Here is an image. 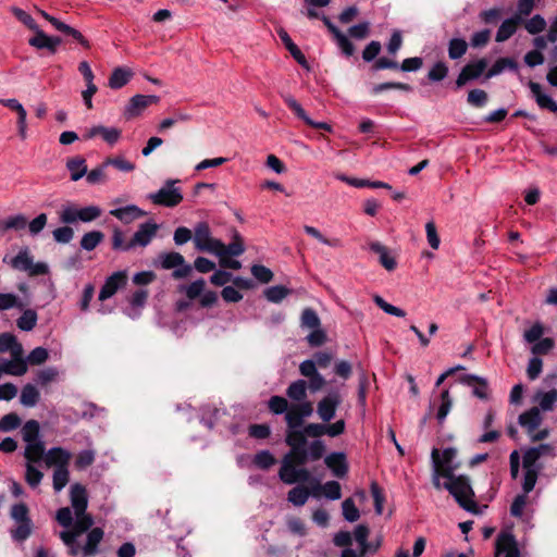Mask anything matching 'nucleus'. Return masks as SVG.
I'll list each match as a JSON object with an SVG mask.
<instances>
[{"label":"nucleus","instance_id":"f257e3e1","mask_svg":"<svg viewBox=\"0 0 557 557\" xmlns=\"http://www.w3.org/2000/svg\"><path fill=\"white\" fill-rule=\"evenodd\" d=\"M444 479L446 482L443 487L454 496L458 505L469 512L478 513V505L474 502V492L469 479L465 475H455L448 468L445 470Z\"/></svg>","mask_w":557,"mask_h":557},{"label":"nucleus","instance_id":"f03ea898","mask_svg":"<svg viewBox=\"0 0 557 557\" xmlns=\"http://www.w3.org/2000/svg\"><path fill=\"white\" fill-rule=\"evenodd\" d=\"M193 240L199 251L219 253L222 251L223 243L212 237L210 226L207 222H199L194 227Z\"/></svg>","mask_w":557,"mask_h":557},{"label":"nucleus","instance_id":"7ed1b4c3","mask_svg":"<svg viewBox=\"0 0 557 557\" xmlns=\"http://www.w3.org/2000/svg\"><path fill=\"white\" fill-rule=\"evenodd\" d=\"M178 183V180H168L158 191L149 194L147 198L158 206L175 207L183 200L181 189L175 187Z\"/></svg>","mask_w":557,"mask_h":557},{"label":"nucleus","instance_id":"20e7f679","mask_svg":"<svg viewBox=\"0 0 557 557\" xmlns=\"http://www.w3.org/2000/svg\"><path fill=\"white\" fill-rule=\"evenodd\" d=\"M101 214V208L95 205L87 206L84 208L67 206L62 209L60 213V220L65 224H73L77 221L89 223L99 219Z\"/></svg>","mask_w":557,"mask_h":557},{"label":"nucleus","instance_id":"39448f33","mask_svg":"<svg viewBox=\"0 0 557 557\" xmlns=\"http://www.w3.org/2000/svg\"><path fill=\"white\" fill-rule=\"evenodd\" d=\"M10 264L13 269L27 272L29 276L45 275L49 272V268L45 262H34L28 248H23L12 258Z\"/></svg>","mask_w":557,"mask_h":557},{"label":"nucleus","instance_id":"423d86ee","mask_svg":"<svg viewBox=\"0 0 557 557\" xmlns=\"http://www.w3.org/2000/svg\"><path fill=\"white\" fill-rule=\"evenodd\" d=\"M158 259L162 269H174L172 276L175 280L185 278L190 275L193 271V267L186 263L185 258L180 252H162L159 255Z\"/></svg>","mask_w":557,"mask_h":557},{"label":"nucleus","instance_id":"0eeeda50","mask_svg":"<svg viewBox=\"0 0 557 557\" xmlns=\"http://www.w3.org/2000/svg\"><path fill=\"white\" fill-rule=\"evenodd\" d=\"M313 413V406L311 401H302L289 407L284 419L287 429L301 428L304 420L311 417Z\"/></svg>","mask_w":557,"mask_h":557},{"label":"nucleus","instance_id":"6e6552de","mask_svg":"<svg viewBox=\"0 0 557 557\" xmlns=\"http://www.w3.org/2000/svg\"><path fill=\"white\" fill-rule=\"evenodd\" d=\"M313 413V406L311 401H302L289 407L284 419L287 429L301 428L304 420L311 417Z\"/></svg>","mask_w":557,"mask_h":557},{"label":"nucleus","instance_id":"1a4fd4ad","mask_svg":"<svg viewBox=\"0 0 557 557\" xmlns=\"http://www.w3.org/2000/svg\"><path fill=\"white\" fill-rule=\"evenodd\" d=\"M342 403L339 393L332 392L317 405V413L322 422H330L336 416V410Z\"/></svg>","mask_w":557,"mask_h":557},{"label":"nucleus","instance_id":"9d476101","mask_svg":"<svg viewBox=\"0 0 557 557\" xmlns=\"http://www.w3.org/2000/svg\"><path fill=\"white\" fill-rule=\"evenodd\" d=\"M159 225L153 221L141 223L132 237V249L147 247L157 236Z\"/></svg>","mask_w":557,"mask_h":557},{"label":"nucleus","instance_id":"9b49d317","mask_svg":"<svg viewBox=\"0 0 557 557\" xmlns=\"http://www.w3.org/2000/svg\"><path fill=\"white\" fill-rule=\"evenodd\" d=\"M159 101L160 97L156 95H135L129 99L124 114L127 119L138 116L146 108Z\"/></svg>","mask_w":557,"mask_h":557},{"label":"nucleus","instance_id":"f8f14e48","mask_svg":"<svg viewBox=\"0 0 557 557\" xmlns=\"http://www.w3.org/2000/svg\"><path fill=\"white\" fill-rule=\"evenodd\" d=\"M495 557H520L516 540L512 534L502 532L495 543Z\"/></svg>","mask_w":557,"mask_h":557},{"label":"nucleus","instance_id":"ddd939ff","mask_svg":"<svg viewBox=\"0 0 557 557\" xmlns=\"http://www.w3.org/2000/svg\"><path fill=\"white\" fill-rule=\"evenodd\" d=\"M487 61L485 59H480L475 62L465 65L456 79L457 88H461L469 81L479 78L485 71Z\"/></svg>","mask_w":557,"mask_h":557},{"label":"nucleus","instance_id":"4468645a","mask_svg":"<svg viewBox=\"0 0 557 557\" xmlns=\"http://www.w3.org/2000/svg\"><path fill=\"white\" fill-rule=\"evenodd\" d=\"M126 284V274L123 271L114 272L110 275L99 293V300L103 301L110 297H112L117 289Z\"/></svg>","mask_w":557,"mask_h":557},{"label":"nucleus","instance_id":"2eb2a0df","mask_svg":"<svg viewBox=\"0 0 557 557\" xmlns=\"http://www.w3.org/2000/svg\"><path fill=\"white\" fill-rule=\"evenodd\" d=\"M72 454L62 447L50 448L44 458L47 467H54V469L66 468L71 461Z\"/></svg>","mask_w":557,"mask_h":557},{"label":"nucleus","instance_id":"dca6fc26","mask_svg":"<svg viewBox=\"0 0 557 557\" xmlns=\"http://www.w3.org/2000/svg\"><path fill=\"white\" fill-rule=\"evenodd\" d=\"M285 103L294 111V113L302 120L307 125H310L314 128L324 129L331 132L332 128L327 123L324 122H314L312 121L306 111L302 109L300 103L292 96H284Z\"/></svg>","mask_w":557,"mask_h":557},{"label":"nucleus","instance_id":"f3484780","mask_svg":"<svg viewBox=\"0 0 557 557\" xmlns=\"http://www.w3.org/2000/svg\"><path fill=\"white\" fill-rule=\"evenodd\" d=\"M543 417L540 412L539 407H532L529 410L522 412L518 422L525 430L528 435H531L542 424Z\"/></svg>","mask_w":557,"mask_h":557},{"label":"nucleus","instance_id":"a211bd4d","mask_svg":"<svg viewBox=\"0 0 557 557\" xmlns=\"http://www.w3.org/2000/svg\"><path fill=\"white\" fill-rule=\"evenodd\" d=\"M110 215L116 218L124 224H131L137 219L145 216L147 213L136 205H127L125 207L110 210Z\"/></svg>","mask_w":557,"mask_h":557},{"label":"nucleus","instance_id":"6ab92c4d","mask_svg":"<svg viewBox=\"0 0 557 557\" xmlns=\"http://www.w3.org/2000/svg\"><path fill=\"white\" fill-rule=\"evenodd\" d=\"M71 505L74 513L83 515L88 506L87 491L84 485L75 483L70 491Z\"/></svg>","mask_w":557,"mask_h":557},{"label":"nucleus","instance_id":"aec40b11","mask_svg":"<svg viewBox=\"0 0 557 557\" xmlns=\"http://www.w3.org/2000/svg\"><path fill=\"white\" fill-rule=\"evenodd\" d=\"M456 455L457 450L455 448L444 449L442 456L440 455L438 449L434 448L431 454L432 466L434 467V462L436 461L437 465L441 467L443 476L446 468H448L454 473L455 469L457 468V466L454 465V459Z\"/></svg>","mask_w":557,"mask_h":557},{"label":"nucleus","instance_id":"412c9836","mask_svg":"<svg viewBox=\"0 0 557 557\" xmlns=\"http://www.w3.org/2000/svg\"><path fill=\"white\" fill-rule=\"evenodd\" d=\"M27 372L26 360L22 356L12 357V360L0 359V373L22 376Z\"/></svg>","mask_w":557,"mask_h":557},{"label":"nucleus","instance_id":"4be33fe9","mask_svg":"<svg viewBox=\"0 0 557 557\" xmlns=\"http://www.w3.org/2000/svg\"><path fill=\"white\" fill-rule=\"evenodd\" d=\"M324 462L337 478H343L348 472V465L344 453H331L325 457Z\"/></svg>","mask_w":557,"mask_h":557},{"label":"nucleus","instance_id":"5701e85b","mask_svg":"<svg viewBox=\"0 0 557 557\" xmlns=\"http://www.w3.org/2000/svg\"><path fill=\"white\" fill-rule=\"evenodd\" d=\"M369 249L379 255V262L385 270L394 271L396 269V259L383 244L380 242H371L369 243Z\"/></svg>","mask_w":557,"mask_h":557},{"label":"nucleus","instance_id":"b1692460","mask_svg":"<svg viewBox=\"0 0 557 557\" xmlns=\"http://www.w3.org/2000/svg\"><path fill=\"white\" fill-rule=\"evenodd\" d=\"M529 88L540 108L557 113V102L550 96L542 91V87L539 83L529 82Z\"/></svg>","mask_w":557,"mask_h":557},{"label":"nucleus","instance_id":"393cba45","mask_svg":"<svg viewBox=\"0 0 557 557\" xmlns=\"http://www.w3.org/2000/svg\"><path fill=\"white\" fill-rule=\"evenodd\" d=\"M462 382L472 387V393L480 399L488 398V383L487 380L474 374H467L462 377Z\"/></svg>","mask_w":557,"mask_h":557},{"label":"nucleus","instance_id":"a878e982","mask_svg":"<svg viewBox=\"0 0 557 557\" xmlns=\"http://www.w3.org/2000/svg\"><path fill=\"white\" fill-rule=\"evenodd\" d=\"M277 35L282 42L285 45L286 49L290 52L293 58L305 69L309 70V64L307 62V59L305 54L300 51V49L293 42L292 38L289 37L288 33L280 28L277 30Z\"/></svg>","mask_w":557,"mask_h":557},{"label":"nucleus","instance_id":"bb28decb","mask_svg":"<svg viewBox=\"0 0 557 557\" xmlns=\"http://www.w3.org/2000/svg\"><path fill=\"white\" fill-rule=\"evenodd\" d=\"M133 76L134 72L131 69L124 66L115 67L109 77V87L120 89L124 87Z\"/></svg>","mask_w":557,"mask_h":557},{"label":"nucleus","instance_id":"cd10ccee","mask_svg":"<svg viewBox=\"0 0 557 557\" xmlns=\"http://www.w3.org/2000/svg\"><path fill=\"white\" fill-rule=\"evenodd\" d=\"M520 22H521L520 15H516L513 17L505 20L500 24V26L496 33L495 40L497 42H503V41H506L507 39H509L516 33L517 26Z\"/></svg>","mask_w":557,"mask_h":557},{"label":"nucleus","instance_id":"c85d7f7f","mask_svg":"<svg viewBox=\"0 0 557 557\" xmlns=\"http://www.w3.org/2000/svg\"><path fill=\"white\" fill-rule=\"evenodd\" d=\"M534 401L539 404L540 411H552L557 404V389L552 388L547 392H536Z\"/></svg>","mask_w":557,"mask_h":557},{"label":"nucleus","instance_id":"c756f323","mask_svg":"<svg viewBox=\"0 0 557 557\" xmlns=\"http://www.w3.org/2000/svg\"><path fill=\"white\" fill-rule=\"evenodd\" d=\"M66 169L71 174V180L77 182L87 174V164L85 158L76 156L66 161Z\"/></svg>","mask_w":557,"mask_h":557},{"label":"nucleus","instance_id":"7c9ffc66","mask_svg":"<svg viewBox=\"0 0 557 557\" xmlns=\"http://www.w3.org/2000/svg\"><path fill=\"white\" fill-rule=\"evenodd\" d=\"M10 351L12 357H18L23 355V347L16 342L14 335L10 333L0 334V352Z\"/></svg>","mask_w":557,"mask_h":557},{"label":"nucleus","instance_id":"2f4dec72","mask_svg":"<svg viewBox=\"0 0 557 557\" xmlns=\"http://www.w3.org/2000/svg\"><path fill=\"white\" fill-rule=\"evenodd\" d=\"M298 466L293 462L290 459L283 457L281 461V467L278 470L280 480L288 485L297 483V478H295V472H297Z\"/></svg>","mask_w":557,"mask_h":557},{"label":"nucleus","instance_id":"473e14b6","mask_svg":"<svg viewBox=\"0 0 557 557\" xmlns=\"http://www.w3.org/2000/svg\"><path fill=\"white\" fill-rule=\"evenodd\" d=\"M286 395L298 404L307 400V382L305 380H296L289 384Z\"/></svg>","mask_w":557,"mask_h":557},{"label":"nucleus","instance_id":"72a5a7b5","mask_svg":"<svg viewBox=\"0 0 557 557\" xmlns=\"http://www.w3.org/2000/svg\"><path fill=\"white\" fill-rule=\"evenodd\" d=\"M103 539V531L100 528H94L87 535V542L83 547L85 556H92L97 553V547Z\"/></svg>","mask_w":557,"mask_h":557},{"label":"nucleus","instance_id":"f704fd0d","mask_svg":"<svg viewBox=\"0 0 557 557\" xmlns=\"http://www.w3.org/2000/svg\"><path fill=\"white\" fill-rule=\"evenodd\" d=\"M285 443L290 447V449L294 447H305L307 445L305 428L286 429Z\"/></svg>","mask_w":557,"mask_h":557},{"label":"nucleus","instance_id":"c9c22d12","mask_svg":"<svg viewBox=\"0 0 557 557\" xmlns=\"http://www.w3.org/2000/svg\"><path fill=\"white\" fill-rule=\"evenodd\" d=\"M45 445L41 441L27 443L25 447L24 456L27 459V463H36L45 458Z\"/></svg>","mask_w":557,"mask_h":557},{"label":"nucleus","instance_id":"e433bc0d","mask_svg":"<svg viewBox=\"0 0 557 557\" xmlns=\"http://www.w3.org/2000/svg\"><path fill=\"white\" fill-rule=\"evenodd\" d=\"M244 251H245V246L243 244L242 236L239 235V233L235 232L234 240L231 244H228L227 246H225L223 244L222 251H220L219 253H214V255L218 257H227V256L238 257V256L243 255Z\"/></svg>","mask_w":557,"mask_h":557},{"label":"nucleus","instance_id":"4c0bfd02","mask_svg":"<svg viewBox=\"0 0 557 557\" xmlns=\"http://www.w3.org/2000/svg\"><path fill=\"white\" fill-rule=\"evenodd\" d=\"M506 69H509L511 71H517L518 65H517L516 61L511 58H500L487 71V73L485 74V78L488 79L496 75H499Z\"/></svg>","mask_w":557,"mask_h":557},{"label":"nucleus","instance_id":"58836bf2","mask_svg":"<svg viewBox=\"0 0 557 557\" xmlns=\"http://www.w3.org/2000/svg\"><path fill=\"white\" fill-rule=\"evenodd\" d=\"M39 391L33 384H26L23 386L20 401L25 407H35L39 400Z\"/></svg>","mask_w":557,"mask_h":557},{"label":"nucleus","instance_id":"ea45409f","mask_svg":"<svg viewBox=\"0 0 557 557\" xmlns=\"http://www.w3.org/2000/svg\"><path fill=\"white\" fill-rule=\"evenodd\" d=\"M104 238V234L100 231H91L85 233L81 239V247L86 251L94 250Z\"/></svg>","mask_w":557,"mask_h":557},{"label":"nucleus","instance_id":"a19ab883","mask_svg":"<svg viewBox=\"0 0 557 557\" xmlns=\"http://www.w3.org/2000/svg\"><path fill=\"white\" fill-rule=\"evenodd\" d=\"M309 496H310V493H309L308 488L305 486L298 485V486L293 487L288 492L287 499L294 506L300 507L307 503Z\"/></svg>","mask_w":557,"mask_h":557},{"label":"nucleus","instance_id":"79ce46f5","mask_svg":"<svg viewBox=\"0 0 557 557\" xmlns=\"http://www.w3.org/2000/svg\"><path fill=\"white\" fill-rule=\"evenodd\" d=\"M37 313L33 309H26L22 315L17 319L16 325L20 330L29 332L37 324Z\"/></svg>","mask_w":557,"mask_h":557},{"label":"nucleus","instance_id":"37998d69","mask_svg":"<svg viewBox=\"0 0 557 557\" xmlns=\"http://www.w3.org/2000/svg\"><path fill=\"white\" fill-rule=\"evenodd\" d=\"M39 423L36 420H29L27 421L24 426L22 428V437L24 442L33 443L40 441L39 437Z\"/></svg>","mask_w":557,"mask_h":557},{"label":"nucleus","instance_id":"c03bdc74","mask_svg":"<svg viewBox=\"0 0 557 557\" xmlns=\"http://www.w3.org/2000/svg\"><path fill=\"white\" fill-rule=\"evenodd\" d=\"M468 49V44L465 39L453 38L448 44V55L451 60L460 59Z\"/></svg>","mask_w":557,"mask_h":557},{"label":"nucleus","instance_id":"a18cd8bd","mask_svg":"<svg viewBox=\"0 0 557 557\" xmlns=\"http://www.w3.org/2000/svg\"><path fill=\"white\" fill-rule=\"evenodd\" d=\"M205 287L206 281L203 278H199L187 286H182L180 289L185 293L188 299L194 300L202 295Z\"/></svg>","mask_w":557,"mask_h":557},{"label":"nucleus","instance_id":"49530a36","mask_svg":"<svg viewBox=\"0 0 557 557\" xmlns=\"http://www.w3.org/2000/svg\"><path fill=\"white\" fill-rule=\"evenodd\" d=\"M58 30L60 33L73 38L75 41H77L84 48H86V49L90 48L89 40L87 38H85V36L78 29L63 23Z\"/></svg>","mask_w":557,"mask_h":557},{"label":"nucleus","instance_id":"de8ad7c7","mask_svg":"<svg viewBox=\"0 0 557 557\" xmlns=\"http://www.w3.org/2000/svg\"><path fill=\"white\" fill-rule=\"evenodd\" d=\"M276 459L269 450H260L253 457V463L256 467L262 470H268L275 465Z\"/></svg>","mask_w":557,"mask_h":557},{"label":"nucleus","instance_id":"09e8293b","mask_svg":"<svg viewBox=\"0 0 557 557\" xmlns=\"http://www.w3.org/2000/svg\"><path fill=\"white\" fill-rule=\"evenodd\" d=\"M69 480H70V472H69L67 467L54 469L53 475H52L53 490L57 493L61 492L69 483Z\"/></svg>","mask_w":557,"mask_h":557},{"label":"nucleus","instance_id":"8fccbe9b","mask_svg":"<svg viewBox=\"0 0 557 557\" xmlns=\"http://www.w3.org/2000/svg\"><path fill=\"white\" fill-rule=\"evenodd\" d=\"M76 521L73 524V530L78 534L82 535L86 531H88L92 524L94 519L92 517L87 513L86 511L83 515L75 513Z\"/></svg>","mask_w":557,"mask_h":557},{"label":"nucleus","instance_id":"3c124183","mask_svg":"<svg viewBox=\"0 0 557 557\" xmlns=\"http://www.w3.org/2000/svg\"><path fill=\"white\" fill-rule=\"evenodd\" d=\"M269 410L274 414H286L289 409V405L286 398L283 396H272L268 401Z\"/></svg>","mask_w":557,"mask_h":557},{"label":"nucleus","instance_id":"603ef678","mask_svg":"<svg viewBox=\"0 0 557 557\" xmlns=\"http://www.w3.org/2000/svg\"><path fill=\"white\" fill-rule=\"evenodd\" d=\"M112 249L121 251L132 250V240L126 242L124 233L119 227L112 232Z\"/></svg>","mask_w":557,"mask_h":557},{"label":"nucleus","instance_id":"864d4df0","mask_svg":"<svg viewBox=\"0 0 557 557\" xmlns=\"http://www.w3.org/2000/svg\"><path fill=\"white\" fill-rule=\"evenodd\" d=\"M289 293V289H287L285 286L275 285L267 288L264 290V296L269 301L277 304L282 301Z\"/></svg>","mask_w":557,"mask_h":557},{"label":"nucleus","instance_id":"5fc2aeb1","mask_svg":"<svg viewBox=\"0 0 557 557\" xmlns=\"http://www.w3.org/2000/svg\"><path fill=\"white\" fill-rule=\"evenodd\" d=\"M488 99L487 92L483 89H472L469 91L467 101L470 106L475 108H482L486 104Z\"/></svg>","mask_w":557,"mask_h":557},{"label":"nucleus","instance_id":"6e6d98bb","mask_svg":"<svg viewBox=\"0 0 557 557\" xmlns=\"http://www.w3.org/2000/svg\"><path fill=\"white\" fill-rule=\"evenodd\" d=\"M29 46L36 49H47L50 52V36H48L44 30L38 28L35 32V36L29 38Z\"/></svg>","mask_w":557,"mask_h":557},{"label":"nucleus","instance_id":"4d7b16f0","mask_svg":"<svg viewBox=\"0 0 557 557\" xmlns=\"http://www.w3.org/2000/svg\"><path fill=\"white\" fill-rule=\"evenodd\" d=\"M451 406H453V400L449 396V392H448V389H444L441 394V406H440V408L437 410V414H436V418L440 423H442L446 419L447 414L450 411Z\"/></svg>","mask_w":557,"mask_h":557},{"label":"nucleus","instance_id":"13d9d810","mask_svg":"<svg viewBox=\"0 0 557 557\" xmlns=\"http://www.w3.org/2000/svg\"><path fill=\"white\" fill-rule=\"evenodd\" d=\"M321 325L320 318L311 308H306L301 313V326L308 329H318Z\"/></svg>","mask_w":557,"mask_h":557},{"label":"nucleus","instance_id":"bf43d9fd","mask_svg":"<svg viewBox=\"0 0 557 557\" xmlns=\"http://www.w3.org/2000/svg\"><path fill=\"white\" fill-rule=\"evenodd\" d=\"M373 301L379 308H381L387 314L395 315L398 318H404L406 315V312L403 309L388 304L379 295H375L373 297Z\"/></svg>","mask_w":557,"mask_h":557},{"label":"nucleus","instance_id":"052dcab7","mask_svg":"<svg viewBox=\"0 0 557 557\" xmlns=\"http://www.w3.org/2000/svg\"><path fill=\"white\" fill-rule=\"evenodd\" d=\"M448 75V66L445 62H436L428 72V78L431 82H441Z\"/></svg>","mask_w":557,"mask_h":557},{"label":"nucleus","instance_id":"680f3d73","mask_svg":"<svg viewBox=\"0 0 557 557\" xmlns=\"http://www.w3.org/2000/svg\"><path fill=\"white\" fill-rule=\"evenodd\" d=\"M44 478V473L33 463H26L25 480L30 487H37Z\"/></svg>","mask_w":557,"mask_h":557},{"label":"nucleus","instance_id":"e2e57ef3","mask_svg":"<svg viewBox=\"0 0 557 557\" xmlns=\"http://www.w3.org/2000/svg\"><path fill=\"white\" fill-rule=\"evenodd\" d=\"M524 27L529 34L536 35L545 29L546 21L542 15L536 14L525 23Z\"/></svg>","mask_w":557,"mask_h":557},{"label":"nucleus","instance_id":"0e129e2a","mask_svg":"<svg viewBox=\"0 0 557 557\" xmlns=\"http://www.w3.org/2000/svg\"><path fill=\"white\" fill-rule=\"evenodd\" d=\"M318 488L322 490L329 499L336 500L342 497L341 484L337 481H329L323 485H319Z\"/></svg>","mask_w":557,"mask_h":557},{"label":"nucleus","instance_id":"69168bd1","mask_svg":"<svg viewBox=\"0 0 557 557\" xmlns=\"http://www.w3.org/2000/svg\"><path fill=\"white\" fill-rule=\"evenodd\" d=\"M284 457L288 460L290 459L297 466H304L308 460H310L305 447H294Z\"/></svg>","mask_w":557,"mask_h":557},{"label":"nucleus","instance_id":"338daca9","mask_svg":"<svg viewBox=\"0 0 557 557\" xmlns=\"http://www.w3.org/2000/svg\"><path fill=\"white\" fill-rule=\"evenodd\" d=\"M307 453L310 460L315 461L323 457L325 453V445L321 440H313L308 444Z\"/></svg>","mask_w":557,"mask_h":557},{"label":"nucleus","instance_id":"774afa93","mask_svg":"<svg viewBox=\"0 0 557 557\" xmlns=\"http://www.w3.org/2000/svg\"><path fill=\"white\" fill-rule=\"evenodd\" d=\"M343 516L349 522H355L359 519L360 513L351 498H347L342 504Z\"/></svg>","mask_w":557,"mask_h":557}]
</instances>
